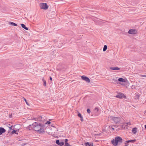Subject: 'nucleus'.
I'll use <instances>...</instances> for the list:
<instances>
[{
  "mask_svg": "<svg viewBox=\"0 0 146 146\" xmlns=\"http://www.w3.org/2000/svg\"><path fill=\"white\" fill-rule=\"evenodd\" d=\"M125 124H126V125H125V126H127V125H131V124L130 122L127 123H125Z\"/></svg>",
  "mask_w": 146,
  "mask_h": 146,
  "instance_id": "obj_31",
  "label": "nucleus"
},
{
  "mask_svg": "<svg viewBox=\"0 0 146 146\" xmlns=\"http://www.w3.org/2000/svg\"><path fill=\"white\" fill-rule=\"evenodd\" d=\"M115 138L117 144L118 143H121L122 142V139L120 137L117 136Z\"/></svg>",
  "mask_w": 146,
  "mask_h": 146,
  "instance_id": "obj_7",
  "label": "nucleus"
},
{
  "mask_svg": "<svg viewBox=\"0 0 146 146\" xmlns=\"http://www.w3.org/2000/svg\"><path fill=\"white\" fill-rule=\"evenodd\" d=\"M118 81L120 82H125V80L122 78H120L118 79Z\"/></svg>",
  "mask_w": 146,
  "mask_h": 146,
  "instance_id": "obj_17",
  "label": "nucleus"
},
{
  "mask_svg": "<svg viewBox=\"0 0 146 146\" xmlns=\"http://www.w3.org/2000/svg\"><path fill=\"white\" fill-rule=\"evenodd\" d=\"M5 129L3 127H0V135L5 132Z\"/></svg>",
  "mask_w": 146,
  "mask_h": 146,
  "instance_id": "obj_11",
  "label": "nucleus"
},
{
  "mask_svg": "<svg viewBox=\"0 0 146 146\" xmlns=\"http://www.w3.org/2000/svg\"><path fill=\"white\" fill-rule=\"evenodd\" d=\"M50 123V122L49 121H47L45 123V124H49Z\"/></svg>",
  "mask_w": 146,
  "mask_h": 146,
  "instance_id": "obj_29",
  "label": "nucleus"
},
{
  "mask_svg": "<svg viewBox=\"0 0 146 146\" xmlns=\"http://www.w3.org/2000/svg\"><path fill=\"white\" fill-rule=\"evenodd\" d=\"M135 98L136 99H137V100H138L139 99V97H140V95L139 94L137 93H136L135 94Z\"/></svg>",
  "mask_w": 146,
  "mask_h": 146,
  "instance_id": "obj_12",
  "label": "nucleus"
},
{
  "mask_svg": "<svg viewBox=\"0 0 146 146\" xmlns=\"http://www.w3.org/2000/svg\"><path fill=\"white\" fill-rule=\"evenodd\" d=\"M117 78L115 77H114L113 78V80L114 81V82L117 83V82H118V80H117Z\"/></svg>",
  "mask_w": 146,
  "mask_h": 146,
  "instance_id": "obj_18",
  "label": "nucleus"
},
{
  "mask_svg": "<svg viewBox=\"0 0 146 146\" xmlns=\"http://www.w3.org/2000/svg\"><path fill=\"white\" fill-rule=\"evenodd\" d=\"M145 113H146V110L145 111Z\"/></svg>",
  "mask_w": 146,
  "mask_h": 146,
  "instance_id": "obj_41",
  "label": "nucleus"
},
{
  "mask_svg": "<svg viewBox=\"0 0 146 146\" xmlns=\"http://www.w3.org/2000/svg\"><path fill=\"white\" fill-rule=\"evenodd\" d=\"M87 112L88 113H90L91 112L90 110L89 109H88L87 110Z\"/></svg>",
  "mask_w": 146,
  "mask_h": 146,
  "instance_id": "obj_27",
  "label": "nucleus"
},
{
  "mask_svg": "<svg viewBox=\"0 0 146 146\" xmlns=\"http://www.w3.org/2000/svg\"><path fill=\"white\" fill-rule=\"evenodd\" d=\"M83 80H84L88 83H89L90 82L89 78L86 76H83Z\"/></svg>",
  "mask_w": 146,
  "mask_h": 146,
  "instance_id": "obj_9",
  "label": "nucleus"
},
{
  "mask_svg": "<svg viewBox=\"0 0 146 146\" xmlns=\"http://www.w3.org/2000/svg\"><path fill=\"white\" fill-rule=\"evenodd\" d=\"M23 99H24L25 101V102H26V104H27L28 106L29 105V103H28V102H27V100H26V99H25V98H24L23 97Z\"/></svg>",
  "mask_w": 146,
  "mask_h": 146,
  "instance_id": "obj_24",
  "label": "nucleus"
},
{
  "mask_svg": "<svg viewBox=\"0 0 146 146\" xmlns=\"http://www.w3.org/2000/svg\"><path fill=\"white\" fill-rule=\"evenodd\" d=\"M68 140L67 139H65V143H67L68 141Z\"/></svg>",
  "mask_w": 146,
  "mask_h": 146,
  "instance_id": "obj_33",
  "label": "nucleus"
},
{
  "mask_svg": "<svg viewBox=\"0 0 146 146\" xmlns=\"http://www.w3.org/2000/svg\"><path fill=\"white\" fill-rule=\"evenodd\" d=\"M85 146H93V144L91 143L90 144L89 142H86L84 143Z\"/></svg>",
  "mask_w": 146,
  "mask_h": 146,
  "instance_id": "obj_13",
  "label": "nucleus"
},
{
  "mask_svg": "<svg viewBox=\"0 0 146 146\" xmlns=\"http://www.w3.org/2000/svg\"><path fill=\"white\" fill-rule=\"evenodd\" d=\"M21 25L22 27L24 29H25L27 30H28V28L26 27L25 25L24 24H21Z\"/></svg>",
  "mask_w": 146,
  "mask_h": 146,
  "instance_id": "obj_15",
  "label": "nucleus"
},
{
  "mask_svg": "<svg viewBox=\"0 0 146 146\" xmlns=\"http://www.w3.org/2000/svg\"><path fill=\"white\" fill-rule=\"evenodd\" d=\"M136 141L135 139L133 140L127 141H125V146H131V144H130V143H132Z\"/></svg>",
  "mask_w": 146,
  "mask_h": 146,
  "instance_id": "obj_4",
  "label": "nucleus"
},
{
  "mask_svg": "<svg viewBox=\"0 0 146 146\" xmlns=\"http://www.w3.org/2000/svg\"><path fill=\"white\" fill-rule=\"evenodd\" d=\"M141 76L143 77H146V75H143Z\"/></svg>",
  "mask_w": 146,
  "mask_h": 146,
  "instance_id": "obj_36",
  "label": "nucleus"
},
{
  "mask_svg": "<svg viewBox=\"0 0 146 146\" xmlns=\"http://www.w3.org/2000/svg\"><path fill=\"white\" fill-rule=\"evenodd\" d=\"M78 115L79 117H80L81 121H82V117L81 114L79 113L78 114Z\"/></svg>",
  "mask_w": 146,
  "mask_h": 146,
  "instance_id": "obj_21",
  "label": "nucleus"
},
{
  "mask_svg": "<svg viewBox=\"0 0 146 146\" xmlns=\"http://www.w3.org/2000/svg\"><path fill=\"white\" fill-rule=\"evenodd\" d=\"M56 143L58 145L62 146L64 144V143L63 141L60 142L59 140H57L56 141Z\"/></svg>",
  "mask_w": 146,
  "mask_h": 146,
  "instance_id": "obj_8",
  "label": "nucleus"
},
{
  "mask_svg": "<svg viewBox=\"0 0 146 146\" xmlns=\"http://www.w3.org/2000/svg\"><path fill=\"white\" fill-rule=\"evenodd\" d=\"M128 33L129 34H135L137 33V31L135 29H131L129 31Z\"/></svg>",
  "mask_w": 146,
  "mask_h": 146,
  "instance_id": "obj_6",
  "label": "nucleus"
},
{
  "mask_svg": "<svg viewBox=\"0 0 146 146\" xmlns=\"http://www.w3.org/2000/svg\"><path fill=\"white\" fill-rule=\"evenodd\" d=\"M114 127H112V129H113V130H114L115 129Z\"/></svg>",
  "mask_w": 146,
  "mask_h": 146,
  "instance_id": "obj_38",
  "label": "nucleus"
},
{
  "mask_svg": "<svg viewBox=\"0 0 146 146\" xmlns=\"http://www.w3.org/2000/svg\"><path fill=\"white\" fill-rule=\"evenodd\" d=\"M137 128L136 127L134 128L133 129L132 131L133 133L134 134H135L137 132Z\"/></svg>",
  "mask_w": 146,
  "mask_h": 146,
  "instance_id": "obj_16",
  "label": "nucleus"
},
{
  "mask_svg": "<svg viewBox=\"0 0 146 146\" xmlns=\"http://www.w3.org/2000/svg\"><path fill=\"white\" fill-rule=\"evenodd\" d=\"M109 118H110L112 121H113L115 123H116L120 122L121 120V118L120 117H114L113 116H109Z\"/></svg>",
  "mask_w": 146,
  "mask_h": 146,
  "instance_id": "obj_2",
  "label": "nucleus"
},
{
  "mask_svg": "<svg viewBox=\"0 0 146 146\" xmlns=\"http://www.w3.org/2000/svg\"><path fill=\"white\" fill-rule=\"evenodd\" d=\"M44 125L41 123H38L37 122H34L32 125H30L28 126L29 130L33 129L35 131H37L39 133L44 132Z\"/></svg>",
  "mask_w": 146,
  "mask_h": 146,
  "instance_id": "obj_1",
  "label": "nucleus"
},
{
  "mask_svg": "<svg viewBox=\"0 0 146 146\" xmlns=\"http://www.w3.org/2000/svg\"><path fill=\"white\" fill-rule=\"evenodd\" d=\"M52 77L51 76L50 77V80H52Z\"/></svg>",
  "mask_w": 146,
  "mask_h": 146,
  "instance_id": "obj_37",
  "label": "nucleus"
},
{
  "mask_svg": "<svg viewBox=\"0 0 146 146\" xmlns=\"http://www.w3.org/2000/svg\"><path fill=\"white\" fill-rule=\"evenodd\" d=\"M7 126L8 127V126H12V125H11V124H7Z\"/></svg>",
  "mask_w": 146,
  "mask_h": 146,
  "instance_id": "obj_34",
  "label": "nucleus"
},
{
  "mask_svg": "<svg viewBox=\"0 0 146 146\" xmlns=\"http://www.w3.org/2000/svg\"><path fill=\"white\" fill-rule=\"evenodd\" d=\"M9 24H10L11 25H12L14 26H16L17 25V24L16 23H14L12 22H9Z\"/></svg>",
  "mask_w": 146,
  "mask_h": 146,
  "instance_id": "obj_19",
  "label": "nucleus"
},
{
  "mask_svg": "<svg viewBox=\"0 0 146 146\" xmlns=\"http://www.w3.org/2000/svg\"><path fill=\"white\" fill-rule=\"evenodd\" d=\"M17 130H13V131L11 133L12 134L15 133L17 134L18 133H17Z\"/></svg>",
  "mask_w": 146,
  "mask_h": 146,
  "instance_id": "obj_22",
  "label": "nucleus"
},
{
  "mask_svg": "<svg viewBox=\"0 0 146 146\" xmlns=\"http://www.w3.org/2000/svg\"><path fill=\"white\" fill-rule=\"evenodd\" d=\"M131 88L132 89H133L134 88H135V87L133 86V85H132L131 86Z\"/></svg>",
  "mask_w": 146,
  "mask_h": 146,
  "instance_id": "obj_32",
  "label": "nucleus"
},
{
  "mask_svg": "<svg viewBox=\"0 0 146 146\" xmlns=\"http://www.w3.org/2000/svg\"><path fill=\"white\" fill-rule=\"evenodd\" d=\"M8 127H9V130H11L12 129V126H8Z\"/></svg>",
  "mask_w": 146,
  "mask_h": 146,
  "instance_id": "obj_30",
  "label": "nucleus"
},
{
  "mask_svg": "<svg viewBox=\"0 0 146 146\" xmlns=\"http://www.w3.org/2000/svg\"><path fill=\"white\" fill-rule=\"evenodd\" d=\"M145 128L146 129V125H145Z\"/></svg>",
  "mask_w": 146,
  "mask_h": 146,
  "instance_id": "obj_39",
  "label": "nucleus"
},
{
  "mask_svg": "<svg viewBox=\"0 0 146 146\" xmlns=\"http://www.w3.org/2000/svg\"><path fill=\"white\" fill-rule=\"evenodd\" d=\"M98 111V108L96 107L94 109V111L95 112H97Z\"/></svg>",
  "mask_w": 146,
  "mask_h": 146,
  "instance_id": "obj_26",
  "label": "nucleus"
},
{
  "mask_svg": "<svg viewBox=\"0 0 146 146\" xmlns=\"http://www.w3.org/2000/svg\"><path fill=\"white\" fill-rule=\"evenodd\" d=\"M115 126H111V125H110V126H109V129H111L113 127H114Z\"/></svg>",
  "mask_w": 146,
  "mask_h": 146,
  "instance_id": "obj_28",
  "label": "nucleus"
},
{
  "mask_svg": "<svg viewBox=\"0 0 146 146\" xmlns=\"http://www.w3.org/2000/svg\"><path fill=\"white\" fill-rule=\"evenodd\" d=\"M81 78L82 79V76H81Z\"/></svg>",
  "mask_w": 146,
  "mask_h": 146,
  "instance_id": "obj_42",
  "label": "nucleus"
},
{
  "mask_svg": "<svg viewBox=\"0 0 146 146\" xmlns=\"http://www.w3.org/2000/svg\"><path fill=\"white\" fill-rule=\"evenodd\" d=\"M110 69L112 70H119L120 69V68L117 67H111L110 68Z\"/></svg>",
  "mask_w": 146,
  "mask_h": 146,
  "instance_id": "obj_14",
  "label": "nucleus"
},
{
  "mask_svg": "<svg viewBox=\"0 0 146 146\" xmlns=\"http://www.w3.org/2000/svg\"><path fill=\"white\" fill-rule=\"evenodd\" d=\"M111 142L112 144L114 146H116L117 145V143L116 141L115 138L112 140L111 141Z\"/></svg>",
  "mask_w": 146,
  "mask_h": 146,
  "instance_id": "obj_10",
  "label": "nucleus"
},
{
  "mask_svg": "<svg viewBox=\"0 0 146 146\" xmlns=\"http://www.w3.org/2000/svg\"><path fill=\"white\" fill-rule=\"evenodd\" d=\"M107 48V46L106 45H105L103 48V50L104 51H105L106 50Z\"/></svg>",
  "mask_w": 146,
  "mask_h": 146,
  "instance_id": "obj_20",
  "label": "nucleus"
},
{
  "mask_svg": "<svg viewBox=\"0 0 146 146\" xmlns=\"http://www.w3.org/2000/svg\"><path fill=\"white\" fill-rule=\"evenodd\" d=\"M116 98H126V96L124 95L123 94L121 93H119L116 96Z\"/></svg>",
  "mask_w": 146,
  "mask_h": 146,
  "instance_id": "obj_5",
  "label": "nucleus"
},
{
  "mask_svg": "<svg viewBox=\"0 0 146 146\" xmlns=\"http://www.w3.org/2000/svg\"><path fill=\"white\" fill-rule=\"evenodd\" d=\"M127 83L128 84V85H129V83H128V82H127Z\"/></svg>",
  "mask_w": 146,
  "mask_h": 146,
  "instance_id": "obj_40",
  "label": "nucleus"
},
{
  "mask_svg": "<svg viewBox=\"0 0 146 146\" xmlns=\"http://www.w3.org/2000/svg\"><path fill=\"white\" fill-rule=\"evenodd\" d=\"M40 6L41 9L44 10L47 9L48 8V6L46 3H41L40 4Z\"/></svg>",
  "mask_w": 146,
  "mask_h": 146,
  "instance_id": "obj_3",
  "label": "nucleus"
},
{
  "mask_svg": "<svg viewBox=\"0 0 146 146\" xmlns=\"http://www.w3.org/2000/svg\"><path fill=\"white\" fill-rule=\"evenodd\" d=\"M42 81H43L44 82L43 85L44 86H45L46 85V81L44 80L43 78L42 79Z\"/></svg>",
  "mask_w": 146,
  "mask_h": 146,
  "instance_id": "obj_23",
  "label": "nucleus"
},
{
  "mask_svg": "<svg viewBox=\"0 0 146 146\" xmlns=\"http://www.w3.org/2000/svg\"><path fill=\"white\" fill-rule=\"evenodd\" d=\"M12 117V114H10L9 115V117L11 118V117Z\"/></svg>",
  "mask_w": 146,
  "mask_h": 146,
  "instance_id": "obj_35",
  "label": "nucleus"
},
{
  "mask_svg": "<svg viewBox=\"0 0 146 146\" xmlns=\"http://www.w3.org/2000/svg\"><path fill=\"white\" fill-rule=\"evenodd\" d=\"M64 146H71L68 143H65Z\"/></svg>",
  "mask_w": 146,
  "mask_h": 146,
  "instance_id": "obj_25",
  "label": "nucleus"
}]
</instances>
